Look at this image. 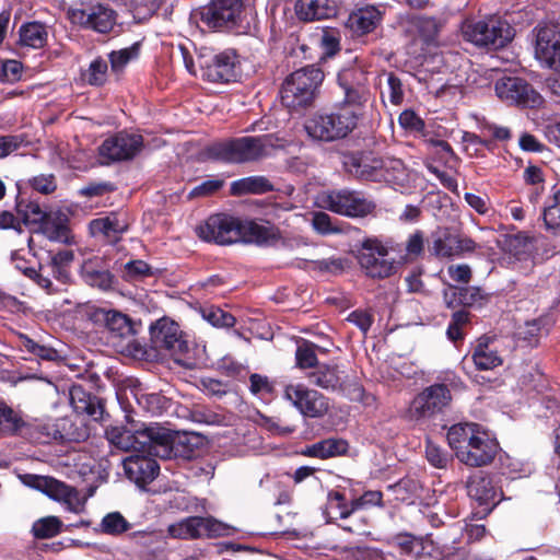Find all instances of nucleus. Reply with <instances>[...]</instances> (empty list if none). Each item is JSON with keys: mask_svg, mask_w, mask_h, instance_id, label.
<instances>
[{"mask_svg": "<svg viewBox=\"0 0 560 560\" xmlns=\"http://www.w3.org/2000/svg\"><path fill=\"white\" fill-rule=\"evenodd\" d=\"M24 425L22 418L5 402L0 401V432L14 434Z\"/></svg>", "mask_w": 560, "mask_h": 560, "instance_id": "43", "label": "nucleus"}, {"mask_svg": "<svg viewBox=\"0 0 560 560\" xmlns=\"http://www.w3.org/2000/svg\"><path fill=\"white\" fill-rule=\"evenodd\" d=\"M166 435L170 453L166 456H159L160 458L166 459L174 456L190 459L194 456L196 446L194 440H196L197 436L185 433L183 435L174 438L168 430H166Z\"/></svg>", "mask_w": 560, "mask_h": 560, "instance_id": "39", "label": "nucleus"}, {"mask_svg": "<svg viewBox=\"0 0 560 560\" xmlns=\"http://www.w3.org/2000/svg\"><path fill=\"white\" fill-rule=\"evenodd\" d=\"M150 340L155 350H165L171 355H182L188 351L182 330L174 320L163 317L150 327Z\"/></svg>", "mask_w": 560, "mask_h": 560, "instance_id": "16", "label": "nucleus"}, {"mask_svg": "<svg viewBox=\"0 0 560 560\" xmlns=\"http://www.w3.org/2000/svg\"><path fill=\"white\" fill-rule=\"evenodd\" d=\"M231 189L234 195L265 194L272 191L273 186L265 176H249L234 182Z\"/></svg>", "mask_w": 560, "mask_h": 560, "instance_id": "40", "label": "nucleus"}, {"mask_svg": "<svg viewBox=\"0 0 560 560\" xmlns=\"http://www.w3.org/2000/svg\"><path fill=\"white\" fill-rule=\"evenodd\" d=\"M46 26L39 22L23 24L20 28V45L35 49L43 48L47 43Z\"/></svg>", "mask_w": 560, "mask_h": 560, "instance_id": "38", "label": "nucleus"}, {"mask_svg": "<svg viewBox=\"0 0 560 560\" xmlns=\"http://www.w3.org/2000/svg\"><path fill=\"white\" fill-rule=\"evenodd\" d=\"M463 37L478 47L499 49L514 37V28L498 16L486 20H467L462 25Z\"/></svg>", "mask_w": 560, "mask_h": 560, "instance_id": "7", "label": "nucleus"}, {"mask_svg": "<svg viewBox=\"0 0 560 560\" xmlns=\"http://www.w3.org/2000/svg\"><path fill=\"white\" fill-rule=\"evenodd\" d=\"M105 436L112 445L125 452L136 451L154 456H166L170 453L166 429L156 424L144 425L128 421L127 424L108 427Z\"/></svg>", "mask_w": 560, "mask_h": 560, "instance_id": "1", "label": "nucleus"}, {"mask_svg": "<svg viewBox=\"0 0 560 560\" xmlns=\"http://www.w3.org/2000/svg\"><path fill=\"white\" fill-rule=\"evenodd\" d=\"M359 114L351 107H340L331 113H316L304 125L307 135L317 141L331 142L346 138L352 132Z\"/></svg>", "mask_w": 560, "mask_h": 560, "instance_id": "5", "label": "nucleus"}, {"mask_svg": "<svg viewBox=\"0 0 560 560\" xmlns=\"http://www.w3.org/2000/svg\"><path fill=\"white\" fill-rule=\"evenodd\" d=\"M30 185L34 190L43 195L52 194L57 188L56 178L52 174H40L34 176L30 179Z\"/></svg>", "mask_w": 560, "mask_h": 560, "instance_id": "59", "label": "nucleus"}, {"mask_svg": "<svg viewBox=\"0 0 560 560\" xmlns=\"http://www.w3.org/2000/svg\"><path fill=\"white\" fill-rule=\"evenodd\" d=\"M40 232L50 241L69 244L71 241L67 218L63 214L49 213L39 225Z\"/></svg>", "mask_w": 560, "mask_h": 560, "instance_id": "37", "label": "nucleus"}, {"mask_svg": "<svg viewBox=\"0 0 560 560\" xmlns=\"http://www.w3.org/2000/svg\"><path fill=\"white\" fill-rule=\"evenodd\" d=\"M310 383L327 390H337L342 386V377L337 365L318 364L307 373Z\"/></svg>", "mask_w": 560, "mask_h": 560, "instance_id": "34", "label": "nucleus"}, {"mask_svg": "<svg viewBox=\"0 0 560 560\" xmlns=\"http://www.w3.org/2000/svg\"><path fill=\"white\" fill-rule=\"evenodd\" d=\"M542 220L548 231L560 235V190L555 195L553 203L545 208Z\"/></svg>", "mask_w": 560, "mask_h": 560, "instance_id": "48", "label": "nucleus"}, {"mask_svg": "<svg viewBox=\"0 0 560 560\" xmlns=\"http://www.w3.org/2000/svg\"><path fill=\"white\" fill-rule=\"evenodd\" d=\"M101 527L105 534L120 535L130 529L131 525L119 512H112L103 517Z\"/></svg>", "mask_w": 560, "mask_h": 560, "instance_id": "46", "label": "nucleus"}, {"mask_svg": "<svg viewBox=\"0 0 560 560\" xmlns=\"http://www.w3.org/2000/svg\"><path fill=\"white\" fill-rule=\"evenodd\" d=\"M295 13L301 21L311 22L335 16L337 7L334 0H298Z\"/></svg>", "mask_w": 560, "mask_h": 560, "instance_id": "28", "label": "nucleus"}, {"mask_svg": "<svg viewBox=\"0 0 560 560\" xmlns=\"http://www.w3.org/2000/svg\"><path fill=\"white\" fill-rule=\"evenodd\" d=\"M495 93L510 104L536 108L544 100L525 80L516 77H504L495 82Z\"/></svg>", "mask_w": 560, "mask_h": 560, "instance_id": "15", "label": "nucleus"}, {"mask_svg": "<svg viewBox=\"0 0 560 560\" xmlns=\"http://www.w3.org/2000/svg\"><path fill=\"white\" fill-rule=\"evenodd\" d=\"M284 397L304 416L322 418L330 408L329 398L304 384H289Z\"/></svg>", "mask_w": 560, "mask_h": 560, "instance_id": "12", "label": "nucleus"}, {"mask_svg": "<svg viewBox=\"0 0 560 560\" xmlns=\"http://www.w3.org/2000/svg\"><path fill=\"white\" fill-rule=\"evenodd\" d=\"M151 275V267L143 260H131L125 265L124 277L128 281L139 280Z\"/></svg>", "mask_w": 560, "mask_h": 560, "instance_id": "56", "label": "nucleus"}, {"mask_svg": "<svg viewBox=\"0 0 560 560\" xmlns=\"http://www.w3.org/2000/svg\"><path fill=\"white\" fill-rule=\"evenodd\" d=\"M323 202L331 212L351 218L366 217L375 209L373 201L349 189L330 191L323 198Z\"/></svg>", "mask_w": 560, "mask_h": 560, "instance_id": "11", "label": "nucleus"}, {"mask_svg": "<svg viewBox=\"0 0 560 560\" xmlns=\"http://www.w3.org/2000/svg\"><path fill=\"white\" fill-rule=\"evenodd\" d=\"M476 243L469 237L453 234L448 229H439L431 235L429 252L440 259L458 257L474 252Z\"/></svg>", "mask_w": 560, "mask_h": 560, "instance_id": "19", "label": "nucleus"}, {"mask_svg": "<svg viewBox=\"0 0 560 560\" xmlns=\"http://www.w3.org/2000/svg\"><path fill=\"white\" fill-rule=\"evenodd\" d=\"M296 365L301 369H308L317 366V357L314 350V345L303 342L299 345L295 353Z\"/></svg>", "mask_w": 560, "mask_h": 560, "instance_id": "52", "label": "nucleus"}, {"mask_svg": "<svg viewBox=\"0 0 560 560\" xmlns=\"http://www.w3.org/2000/svg\"><path fill=\"white\" fill-rule=\"evenodd\" d=\"M129 229L128 220L119 212H110L104 218L94 219L90 223L93 235L102 234L107 238L119 240Z\"/></svg>", "mask_w": 560, "mask_h": 560, "instance_id": "30", "label": "nucleus"}, {"mask_svg": "<svg viewBox=\"0 0 560 560\" xmlns=\"http://www.w3.org/2000/svg\"><path fill=\"white\" fill-rule=\"evenodd\" d=\"M394 542L401 553L412 558L419 557L424 550L423 539L411 534H398L394 537Z\"/></svg>", "mask_w": 560, "mask_h": 560, "instance_id": "45", "label": "nucleus"}, {"mask_svg": "<svg viewBox=\"0 0 560 560\" xmlns=\"http://www.w3.org/2000/svg\"><path fill=\"white\" fill-rule=\"evenodd\" d=\"M487 434L477 423H457L450 428L447 432L448 445L455 451L456 457L460 462L470 445L477 442V439Z\"/></svg>", "mask_w": 560, "mask_h": 560, "instance_id": "25", "label": "nucleus"}, {"mask_svg": "<svg viewBox=\"0 0 560 560\" xmlns=\"http://www.w3.org/2000/svg\"><path fill=\"white\" fill-rule=\"evenodd\" d=\"M275 148V137L264 135L215 142L209 145L206 152L213 160L229 163H247L268 156Z\"/></svg>", "mask_w": 560, "mask_h": 560, "instance_id": "3", "label": "nucleus"}, {"mask_svg": "<svg viewBox=\"0 0 560 560\" xmlns=\"http://www.w3.org/2000/svg\"><path fill=\"white\" fill-rule=\"evenodd\" d=\"M23 65L18 60H5L0 62V81L13 83L22 75Z\"/></svg>", "mask_w": 560, "mask_h": 560, "instance_id": "55", "label": "nucleus"}, {"mask_svg": "<svg viewBox=\"0 0 560 560\" xmlns=\"http://www.w3.org/2000/svg\"><path fill=\"white\" fill-rule=\"evenodd\" d=\"M236 55L233 51H223L212 56H201L199 67L201 75L215 83L230 82L236 79Z\"/></svg>", "mask_w": 560, "mask_h": 560, "instance_id": "20", "label": "nucleus"}, {"mask_svg": "<svg viewBox=\"0 0 560 560\" xmlns=\"http://www.w3.org/2000/svg\"><path fill=\"white\" fill-rule=\"evenodd\" d=\"M406 35L419 38L425 45L434 44L441 31V22L433 16L406 14L399 21Z\"/></svg>", "mask_w": 560, "mask_h": 560, "instance_id": "22", "label": "nucleus"}, {"mask_svg": "<svg viewBox=\"0 0 560 560\" xmlns=\"http://www.w3.org/2000/svg\"><path fill=\"white\" fill-rule=\"evenodd\" d=\"M323 79V71L314 66L295 70L285 78L281 85L282 105L291 110L307 108L313 104Z\"/></svg>", "mask_w": 560, "mask_h": 560, "instance_id": "4", "label": "nucleus"}, {"mask_svg": "<svg viewBox=\"0 0 560 560\" xmlns=\"http://www.w3.org/2000/svg\"><path fill=\"white\" fill-rule=\"evenodd\" d=\"M319 46L328 57L334 56L339 49V38L334 31H323L319 37Z\"/></svg>", "mask_w": 560, "mask_h": 560, "instance_id": "61", "label": "nucleus"}, {"mask_svg": "<svg viewBox=\"0 0 560 560\" xmlns=\"http://www.w3.org/2000/svg\"><path fill=\"white\" fill-rule=\"evenodd\" d=\"M380 171L382 176L378 182L402 185L407 179V168L399 159L382 158V167Z\"/></svg>", "mask_w": 560, "mask_h": 560, "instance_id": "41", "label": "nucleus"}, {"mask_svg": "<svg viewBox=\"0 0 560 560\" xmlns=\"http://www.w3.org/2000/svg\"><path fill=\"white\" fill-rule=\"evenodd\" d=\"M467 493L470 499L483 506V512L489 513L501 500V492L495 488L492 479L478 472L467 481Z\"/></svg>", "mask_w": 560, "mask_h": 560, "instance_id": "24", "label": "nucleus"}, {"mask_svg": "<svg viewBox=\"0 0 560 560\" xmlns=\"http://www.w3.org/2000/svg\"><path fill=\"white\" fill-rule=\"evenodd\" d=\"M230 532L228 525L210 517H188L168 527L170 535L180 539L228 536Z\"/></svg>", "mask_w": 560, "mask_h": 560, "instance_id": "18", "label": "nucleus"}, {"mask_svg": "<svg viewBox=\"0 0 560 560\" xmlns=\"http://www.w3.org/2000/svg\"><path fill=\"white\" fill-rule=\"evenodd\" d=\"M143 139L139 135L118 132L106 139L98 148L103 164L133 159L142 149Z\"/></svg>", "mask_w": 560, "mask_h": 560, "instance_id": "17", "label": "nucleus"}, {"mask_svg": "<svg viewBox=\"0 0 560 560\" xmlns=\"http://www.w3.org/2000/svg\"><path fill=\"white\" fill-rule=\"evenodd\" d=\"M471 359L475 366L481 371L493 370L503 363L493 341L488 337H481L478 339L477 345L474 348Z\"/></svg>", "mask_w": 560, "mask_h": 560, "instance_id": "31", "label": "nucleus"}, {"mask_svg": "<svg viewBox=\"0 0 560 560\" xmlns=\"http://www.w3.org/2000/svg\"><path fill=\"white\" fill-rule=\"evenodd\" d=\"M357 74L362 75V73L355 70H347L338 75L339 84L345 93V103L348 105L347 107L362 106L368 102L370 96L369 90L364 84L360 82L352 84L350 82Z\"/></svg>", "mask_w": 560, "mask_h": 560, "instance_id": "32", "label": "nucleus"}, {"mask_svg": "<svg viewBox=\"0 0 560 560\" xmlns=\"http://www.w3.org/2000/svg\"><path fill=\"white\" fill-rule=\"evenodd\" d=\"M428 460L436 468H444L447 465V455L436 445L428 442L425 447Z\"/></svg>", "mask_w": 560, "mask_h": 560, "instance_id": "63", "label": "nucleus"}, {"mask_svg": "<svg viewBox=\"0 0 560 560\" xmlns=\"http://www.w3.org/2000/svg\"><path fill=\"white\" fill-rule=\"evenodd\" d=\"M18 208L19 212L23 214L25 222L39 223V225L49 214L43 211L40 206L35 202H28L25 206H22V203H20Z\"/></svg>", "mask_w": 560, "mask_h": 560, "instance_id": "60", "label": "nucleus"}, {"mask_svg": "<svg viewBox=\"0 0 560 560\" xmlns=\"http://www.w3.org/2000/svg\"><path fill=\"white\" fill-rule=\"evenodd\" d=\"M383 12L374 7L366 5L351 12L346 22V26L355 36H363L373 32L382 22Z\"/></svg>", "mask_w": 560, "mask_h": 560, "instance_id": "26", "label": "nucleus"}, {"mask_svg": "<svg viewBox=\"0 0 560 560\" xmlns=\"http://www.w3.org/2000/svg\"><path fill=\"white\" fill-rule=\"evenodd\" d=\"M138 56V48L131 46L109 54L110 67L114 72L121 71L126 65Z\"/></svg>", "mask_w": 560, "mask_h": 560, "instance_id": "51", "label": "nucleus"}, {"mask_svg": "<svg viewBox=\"0 0 560 560\" xmlns=\"http://www.w3.org/2000/svg\"><path fill=\"white\" fill-rule=\"evenodd\" d=\"M102 264L103 260L98 257L84 260L81 266V275L88 284L107 290L113 284V276Z\"/></svg>", "mask_w": 560, "mask_h": 560, "instance_id": "33", "label": "nucleus"}, {"mask_svg": "<svg viewBox=\"0 0 560 560\" xmlns=\"http://www.w3.org/2000/svg\"><path fill=\"white\" fill-rule=\"evenodd\" d=\"M424 234L418 230L410 234L406 242V257L408 259L418 258L424 250Z\"/></svg>", "mask_w": 560, "mask_h": 560, "instance_id": "58", "label": "nucleus"}, {"mask_svg": "<svg viewBox=\"0 0 560 560\" xmlns=\"http://www.w3.org/2000/svg\"><path fill=\"white\" fill-rule=\"evenodd\" d=\"M153 455H131L122 462L127 478L139 488L151 483L160 472V466Z\"/></svg>", "mask_w": 560, "mask_h": 560, "instance_id": "23", "label": "nucleus"}, {"mask_svg": "<svg viewBox=\"0 0 560 560\" xmlns=\"http://www.w3.org/2000/svg\"><path fill=\"white\" fill-rule=\"evenodd\" d=\"M97 317L104 322L106 328L116 337L128 338L137 332L132 320L118 311H101L97 313Z\"/></svg>", "mask_w": 560, "mask_h": 560, "instance_id": "35", "label": "nucleus"}, {"mask_svg": "<svg viewBox=\"0 0 560 560\" xmlns=\"http://www.w3.org/2000/svg\"><path fill=\"white\" fill-rule=\"evenodd\" d=\"M387 255V247L378 238L369 237L362 242L358 259L369 277L384 279L396 271L395 261Z\"/></svg>", "mask_w": 560, "mask_h": 560, "instance_id": "10", "label": "nucleus"}, {"mask_svg": "<svg viewBox=\"0 0 560 560\" xmlns=\"http://www.w3.org/2000/svg\"><path fill=\"white\" fill-rule=\"evenodd\" d=\"M116 190L110 182H90L79 190V195L88 198L102 197Z\"/></svg>", "mask_w": 560, "mask_h": 560, "instance_id": "54", "label": "nucleus"}, {"mask_svg": "<svg viewBox=\"0 0 560 560\" xmlns=\"http://www.w3.org/2000/svg\"><path fill=\"white\" fill-rule=\"evenodd\" d=\"M107 61L103 58H96L91 63L89 69L84 72V80L91 85H103L107 79Z\"/></svg>", "mask_w": 560, "mask_h": 560, "instance_id": "47", "label": "nucleus"}, {"mask_svg": "<svg viewBox=\"0 0 560 560\" xmlns=\"http://www.w3.org/2000/svg\"><path fill=\"white\" fill-rule=\"evenodd\" d=\"M329 506L332 508L334 501L341 502L338 505V515L340 518L349 517L355 510L365 505H382L383 494L380 491H366L359 499L352 500L350 503L346 501L343 493L331 490L328 492Z\"/></svg>", "mask_w": 560, "mask_h": 560, "instance_id": "29", "label": "nucleus"}, {"mask_svg": "<svg viewBox=\"0 0 560 560\" xmlns=\"http://www.w3.org/2000/svg\"><path fill=\"white\" fill-rule=\"evenodd\" d=\"M68 16L71 23L97 33H108L115 24L114 11L102 3L71 8L68 10Z\"/></svg>", "mask_w": 560, "mask_h": 560, "instance_id": "14", "label": "nucleus"}, {"mask_svg": "<svg viewBox=\"0 0 560 560\" xmlns=\"http://www.w3.org/2000/svg\"><path fill=\"white\" fill-rule=\"evenodd\" d=\"M200 314L205 320L213 327L230 328L235 325V317L218 306L207 305L200 308Z\"/></svg>", "mask_w": 560, "mask_h": 560, "instance_id": "42", "label": "nucleus"}, {"mask_svg": "<svg viewBox=\"0 0 560 560\" xmlns=\"http://www.w3.org/2000/svg\"><path fill=\"white\" fill-rule=\"evenodd\" d=\"M343 168L353 178L378 182L381 178L382 158L372 153L357 152L343 156Z\"/></svg>", "mask_w": 560, "mask_h": 560, "instance_id": "21", "label": "nucleus"}, {"mask_svg": "<svg viewBox=\"0 0 560 560\" xmlns=\"http://www.w3.org/2000/svg\"><path fill=\"white\" fill-rule=\"evenodd\" d=\"M382 95L383 97L387 96L394 105H399L402 102V82L394 72L386 73V85L383 89Z\"/></svg>", "mask_w": 560, "mask_h": 560, "instance_id": "49", "label": "nucleus"}, {"mask_svg": "<svg viewBox=\"0 0 560 560\" xmlns=\"http://www.w3.org/2000/svg\"><path fill=\"white\" fill-rule=\"evenodd\" d=\"M535 58L545 68L560 72V31L556 25H537L534 31Z\"/></svg>", "mask_w": 560, "mask_h": 560, "instance_id": "13", "label": "nucleus"}, {"mask_svg": "<svg viewBox=\"0 0 560 560\" xmlns=\"http://www.w3.org/2000/svg\"><path fill=\"white\" fill-rule=\"evenodd\" d=\"M243 8V0H211L192 10L189 20L202 31L231 30L238 25Z\"/></svg>", "mask_w": 560, "mask_h": 560, "instance_id": "6", "label": "nucleus"}, {"mask_svg": "<svg viewBox=\"0 0 560 560\" xmlns=\"http://www.w3.org/2000/svg\"><path fill=\"white\" fill-rule=\"evenodd\" d=\"M224 182L222 179H209L196 186L188 195L189 198L209 196L218 191Z\"/></svg>", "mask_w": 560, "mask_h": 560, "instance_id": "62", "label": "nucleus"}, {"mask_svg": "<svg viewBox=\"0 0 560 560\" xmlns=\"http://www.w3.org/2000/svg\"><path fill=\"white\" fill-rule=\"evenodd\" d=\"M544 334L542 320L535 319L525 324L523 328L520 329L518 336L524 341H527L528 346L534 347L538 345L539 338Z\"/></svg>", "mask_w": 560, "mask_h": 560, "instance_id": "53", "label": "nucleus"}, {"mask_svg": "<svg viewBox=\"0 0 560 560\" xmlns=\"http://www.w3.org/2000/svg\"><path fill=\"white\" fill-rule=\"evenodd\" d=\"M452 401V394L445 384H433L425 387L410 402L408 417L411 420L431 419L443 412Z\"/></svg>", "mask_w": 560, "mask_h": 560, "instance_id": "9", "label": "nucleus"}, {"mask_svg": "<svg viewBox=\"0 0 560 560\" xmlns=\"http://www.w3.org/2000/svg\"><path fill=\"white\" fill-rule=\"evenodd\" d=\"M450 278L458 283H468L471 279V269L466 264L451 265L447 268Z\"/></svg>", "mask_w": 560, "mask_h": 560, "instance_id": "64", "label": "nucleus"}, {"mask_svg": "<svg viewBox=\"0 0 560 560\" xmlns=\"http://www.w3.org/2000/svg\"><path fill=\"white\" fill-rule=\"evenodd\" d=\"M19 478L23 485L66 504L67 509L71 512L78 513L83 508V501L80 498L79 491L54 477L24 474L20 475Z\"/></svg>", "mask_w": 560, "mask_h": 560, "instance_id": "8", "label": "nucleus"}, {"mask_svg": "<svg viewBox=\"0 0 560 560\" xmlns=\"http://www.w3.org/2000/svg\"><path fill=\"white\" fill-rule=\"evenodd\" d=\"M206 242L229 245L236 242L262 244L270 237L269 230L254 221H240L225 214H214L196 228Z\"/></svg>", "mask_w": 560, "mask_h": 560, "instance_id": "2", "label": "nucleus"}, {"mask_svg": "<svg viewBox=\"0 0 560 560\" xmlns=\"http://www.w3.org/2000/svg\"><path fill=\"white\" fill-rule=\"evenodd\" d=\"M312 226L319 234H334L340 232V230L334 225L329 214L323 211L313 213Z\"/></svg>", "mask_w": 560, "mask_h": 560, "instance_id": "57", "label": "nucleus"}, {"mask_svg": "<svg viewBox=\"0 0 560 560\" xmlns=\"http://www.w3.org/2000/svg\"><path fill=\"white\" fill-rule=\"evenodd\" d=\"M62 523L57 516H46L33 524L32 533L38 539H48L57 536Z\"/></svg>", "mask_w": 560, "mask_h": 560, "instance_id": "44", "label": "nucleus"}, {"mask_svg": "<svg viewBox=\"0 0 560 560\" xmlns=\"http://www.w3.org/2000/svg\"><path fill=\"white\" fill-rule=\"evenodd\" d=\"M22 347L30 353L36 355L37 358L46 361H55L58 359V352L51 348L44 345H39L35 342L33 339L28 337H22Z\"/></svg>", "mask_w": 560, "mask_h": 560, "instance_id": "50", "label": "nucleus"}, {"mask_svg": "<svg viewBox=\"0 0 560 560\" xmlns=\"http://www.w3.org/2000/svg\"><path fill=\"white\" fill-rule=\"evenodd\" d=\"M348 450V443L342 439L329 438L305 446L302 455L326 459L342 455Z\"/></svg>", "mask_w": 560, "mask_h": 560, "instance_id": "36", "label": "nucleus"}, {"mask_svg": "<svg viewBox=\"0 0 560 560\" xmlns=\"http://www.w3.org/2000/svg\"><path fill=\"white\" fill-rule=\"evenodd\" d=\"M497 452L498 443L487 433L477 439L474 445H470L460 463L470 467L486 466L494 459Z\"/></svg>", "mask_w": 560, "mask_h": 560, "instance_id": "27", "label": "nucleus"}]
</instances>
